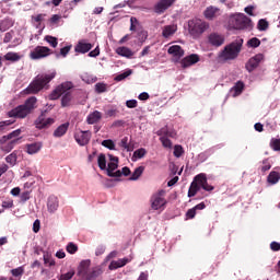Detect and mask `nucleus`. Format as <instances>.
I'll return each instance as SVG.
<instances>
[{
    "mask_svg": "<svg viewBox=\"0 0 280 280\" xmlns=\"http://www.w3.org/2000/svg\"><path fill=\"white\" fill-rule=\"evenodd\" d=\"M56 78V72L37 74L30 85L25 89L27 95H36L43 89H49V82Z\"/></svg>",
    "mask_w": 280,
    "mask_h": 280,
    "instance_id": "1",
    "label": "nucleus"
},
{
    "mask_svg": "<svg viewBox=\"0 0 280 280\" xmlns=\"http://www.w3.org/2000/svg\"><path fill=\"white\" fill-rule=\"evenodd\" d=\"M244 39L240 37L226 45L223 50L219 52V62H229L230 60H236L242 51Z\"/></svg>",
    "mask_w": 280,
    "mask_h": 280,
    "instance_id": "2",
    "label": "nucleus"
},
{
    "mask_svg": "<svg viewBox=\"0 0 280 280\" xmlns=\"http://www.w3.org/2000/svg\"><path fill=\"white\" fill-rule=\"evenodd\" d=\"M73 89V83L71 81H66L59 84L48 96V100H59L61 97L62 108H67L71 104V92ZM63 95V96H62Z\"/></svg>",
    "mask_w": 280,
    "mask_h": 280,
    "instance_id": "3",
    "label": "nucleus"
},
{
    "mask_svg": "<svg viewBox=\"0 0 280 280\" xmlns=\"http://www.w3.org/2000/svg\"><path fill=\"white\" fill-rule=\"evenodd\" d=\"M38 100L36 96L28 97L23 105H19L18 107L13 108L9 112V117H15L18 119H25L27 115L36 108V103Z\"/></svg>",
    "mask_w": 280,
    "mask_h": 280,
    "instance_id": "4",
    "label": "nucleus"
},
{
    "mask_svg": "<svg viewBox=\"0 0 280 280\" xmlns=\"http://www.w3.org/2000/svg\"><path fill=\"white\" fill-rule=\"evenodd\" d=\"M209 27V22L205 20L192 19L188 21V34L192 38H200Z\"/></svg>",
    "mask_w": 280,
    "mask_h": 280,
    "instance_id": "5",
    "label": "nucleus"
},
{
    "mask_svg": "<svg viewBox=\"0 0 280 280\" xmlns=\"http://www.w3.org/2000/svg\"><path fill=\"white\" fill-rule=\"evenodd\" d=\"M229 25L232 30H250L253 27V20L244 13H237L230 18Z\"/></svg>",
    "mask_w": 280,
    "mask_h": 280,
    "instance_id": "6",
    "label": "nucleus"
},
{
    "mask_svg": "<svg viewBox=\"0 0 280 280\" xmlns=\"http://www.w3.org/2000/svg\"><path fill=\"white\" fill-rule=\"evenodd\" d=\"M151 208L154 211H159V209H163L165 205H167V200L165 199V190H159L156 194L152 195L151 199Z\"/></svg>",
    "mask_w": 280,
    "mask_h": 280,
    "instance_id": "7",
    "label": "nucleus"
},
{
    "mask_svg": "<svg viewBox=\"0 0 280 280\" xmlns=\"http://www.w3.org/2000/svg\"><path fill=\"white\" fill-rule=\"evenodd\" d=\"M52 51L47 46H36L31 52L30 58L31 60H43V58H47L51 56Z\"/></svg>",
    "mask_w": 280,
    "mask_h": 280,
    "instance_id": "8",
    "label": "nucleus"
},
{
    "mask_svg": "<svg viewBox=\"0 0 280 280\" xmlns=\"http://www.w3.org/2000/svg\"><path fill=\"white\" fill-rule=\"evenodd\" d=\"M175 1L176 0H160L153 7V10H154L155 14L165 13L167 10H170V8H172V5H174Z\"/></svg>",
    "mask_w": 280,
    "mask_h": 280,
    "instance_id": "9",
    "label": "nucleus"
},
{
    "mask_svg": "<svg viewBox=\"0 0 280 280\" xmlns=\"http://www.w3.org/2000/svg\"><path fill=\"white\" fill-rule=\"evenodd\" d=\"M261 60H264V55L262 54H258L254 57H252L248 62L245 66V69H247V71L250 73L253 71H255V69H257L259 67V62H261Z\"/></svg>",
    "mask_w": 280,
    "mask_h": 280,
    "instance_id": "10",
    "label": "nucleus"
},
{
    "mask_svg": "<svg viewBox=\"0 0 280 280\" xmlns=\"http://www.w3.org/2000/svg\"><path fill=\"white\" fill-rule=\"evenodd\" d=\"M74 139L79 145H88L91 141V131H79L74 133Z\"/></svg>",
    "mask_w": 280,
    "mask_h": 280,
    "instance_id": "11",
    "label": "nucleus"
},
{
    "mask_svg": "<svg viewBox=\"0 0 280 280\" xmlns=\"http://www.w3.org/2000/svg\"><path fill=\"white\" fill-rule=\"evenodd\" d=\"M197 62H200V56L191 54L182 59L180 65L183 69H187L189 67H192V65H197Z\"/></svg>",
    "mask_w": 280,
    "mask_h": 280,
    "instance_id": "12",
    "label": "nucleus"
},
{
    "mask_svg": "<svg viewBox=\"0 0 280 280\" xmlns=\"http://www.w3.org/2000/svg\"><path fill=\"white\" fill-rule=\"evenodd\" d=\"M54 124V118H45V114H42L36 120L35 126L38 130L49 128Z\"/></svg>",
    "mask_w": 280,
    "mask_h": 280,
    "instance_id": "13",
    "label": "nucleus"
},
{
    "mask_svg": "<svg viewBox=\"0 0 280 280\" xmlns=\"http://www.w3.org/2000/svg\"><path fill=\"white\" fill-rule=\"evenodd\" d=\"M208 43L212 45V47H222V44L224 43V35L219 33H211L208 36Z\"/></svg>",
    "mask_w": 280,
    "mask_h": 280,
    "instance_id": "14",
    "label": "nucleus"
},
{
    "mask_svg": "<svg viewBox=\"0 0 280 280\" xmlns=\"http://www.w3.org/2000/svg\"><path fill=\"white\" fill-rule=\"evenodd\" d=\"M58 207H60V201L58 197L55 195H50L47 200V209L49 213H56L58 211Z\"/></svg>",
    "mask_w": 280,
    "mask_h": 280,
    "instance_id": "15",
    "label": "nucleus"
},
{
    "mask_svg": "<svg viewBox=\"0 0 280 280\" xmlns=\"http://www.w3.org/2000/svg\"><path fill=\"white\" fill-rule=\"evenodd\" d=\"M102 117H104V115L102 114V112L100 110H94L92 113H90L86 117V124H89L90 126H93L95 124H100L102 121Z\"/></svg>",
    "mask_w": 280,
    "mask_h": 280,
    "instance_id": "16",
    "label": "nucleus"
},
{
    "mask_svg": "<svg viewBox=\"0 0 280 280\" xmlns=\"http://www.w3.org/2000/svg\"><path fill=\"white\" fill-rule=\"evenodd\" d=\"M178 32V25L176 24H171V25H165L162 28V36L163 38H172Z\"/></svg>",
    "mask_w": 280,
    "mask_h": 280,
    "instance_id": "17",
    "label": "nucleus"
},
{
    "mask_svg": "<svg viewBox=\"0 0 280 280\" xmlns=\"http://www.w3.org/2000/svg\"><path fill=\"white\" fill-rule=\"evenodd\" d=\"M220 14V9L213 5L208 7L205 11H203V16L205 19H207L208 21H213V19H215V16H218Z\"/></svg>",
    "mask_w": 280,
    "mask_h": 280,
    "instance_id": "18",
    "label": "nucleus"
},
{
    "mask_svg": "<svg viewBox=\"0 0 280 280\" xmlns=\"http://www.w3.org/2000/svg\"><path fill=\"white\" fill-rule=\"evenodd\" d=\"M108 156H109V163L107 164V168H105L107 172V176L108 174L115 172V170L119 167V158L113 154H108Z\"/></svg>",
    "mask_w": 280,
    "mask_h": 280,
    "instance_id": "19",
    "label": "nucleus"
},
{
    "mask_svg": "<svg viewBox=\"0 0 280 280\" xmlns=\"http://www.w3.org/2000/svg\"><path fill=\"white\" fill-rule=\"evenodd\" d=\"M89 268H91V260H82L78 267V276L84 279L89 273Z\"/></svg>",
    "mask_w": 280,
    "mask_h": 280,
    "instance_id": "20",
    "label": "nucleus"
},
{
    "mask_svg": "<svg viewBox=\"0 0 280 280\" xmlns=\"http://www.w3.org/2000/svg\"><path fill=\"white\" fill-rule=\"evenodd\" d=\"M167 51L171 56L177 58V60H180L185 56V50L178 45L171 46Z\"/></svg>",
    "mask_w": 280,
    "mask_h": 280,
    "instance_id": "21",
    "label": "nucleus"
},
{
    "mask_svg": "<svg viewBox=\"0 0 280 280\" xmlns=\"http://www.w3.org/2000/svg\"><path fill=\"white\" fill-rule=\"evenodd\" d=\"M244 89H246V84H244V81H237L231 89L233 97H240V95L244 93Z\"/></svg>",
    "mask_w": 280,
    "mask_h": 280,
    "instance_id": "22",
    "label": "nucleus"
},
{
    "mask_svg": "<svg viewBox=\"0 0 280 280\" xmlns=\"http://www.w3.org/2000/svg\"><path fill=\"white\" fill-rule=\"evenodd\" d=\"M91 49H93V45L91 43H84V42H79V44L74 48V50L78 54H89Z\"/></svg>",
    "mask_w": 280,
    "mask_h": 280,
    "instance_id": "23",
    "label": "nucleus"
},
{
    "mask_svg": "<svg viewBox=\"0 0 280 280\" xmlns=\"http://www.w3.org/2000/svg\"><path fill=\"white\" fill-rule=\"evenodd\" d=\"M127 264H130V259L128 258H120L118 260H113L108 268L109 270H117V268H124Z\"/></svg>",
    "mask_w": 280,
    "mask_h": 280,
    "instance_id": "24",
    "label": "nucleus"
},
{
    "mask_svg": "<svg viewBox=\"0 0 280 280\" xmlns=\"http://www.w3.org/2000/svg\"><path fill=\"white\" fill-rule=\"evenodd\" d=\"M42 149H43V143L40 142L26 144L27 154H38V152H40Z\"/></svg>",
    "mask_w": 280,
    "mask_h": 280,
    "instance_id": "25",
    "label": "nucleus"
},
{
    "mask_svg": "<svg viewBox=\"0 0 280 280\" xmlns=\"http://www.w3.org/2000/svg\"><path fill=\"white\" fill-rule=\"evenodd\" d=\"M280 180V168L278 171H271L267 176L269 185H277Z\"/></svg>",
    "mask_w": 280,
    "mask_h": 280,
    "instance_id": "26",
    "label": "nucleus"
},
{
    "mask_svg": "<svg viewBox=\"0 0 280 280\" xmlns=\"http://www.w3.org/2000/svg\"><path fill=\"white\" fill-rule=\"evenodd\" d=\"M69 130V122H65L60 125L55 131L54 137L60 138L65 137L67 135V131Z\"/></svg>",
    "mask_w": 280,
    "mask_h": 280,
    "instance_id": "27",
    "label": "nucleus"
},
{
    "mask_svg": "<svg viewBox=\"0 0 280 280\" xmlns=\"http://www.w3.org/2000/svg\"><path fill=\"white\" fill-rule=\"evenodd\" d=\"M158 137H166L167 139H174L176 138V132L174 130L167 129V127H164L158 131Z\"/></svg>",
    "mask_w": 280,
    "mask_h": 280,
    "instance_id": "28",
    "label": "nucleus"
},
{
    "mask_svg": "<svg viewBox=\"0 0 280 280\" xmlns=\"http://www.w3.org/2000/svg\"><path fill=\"white\" fill-rule=\"evenodd\" d=\"M192 183H197V186L200 187V189H201L202 186L205 185V183H207V174L200 173V174L196 175L194 177Z\"/></svg>",
    "mask_w": 280,
    "mask_h": 280,
    "instance_id": "29",
    "label": "nucleus"
},
{
    "mask_svg": "<svg viewBox=\"0 0 280 280\" xmlns=\"http://www.w3.org/2000/svg\"><path fill=\"white\" fill-rule=\"evenodd\" d=\"M3 58L9 62H19V60H21V55H19V52L9 51L3 56Z\"/></svg>",
    "mask_w": 280,
    "mask_h": 280,
    "instance_id": "30",
    "label": "nucleus"
},
{
    "mask_svg": "<svg viewBox=\"0 0 280 280\" xmlns=\"http://www.w3.org/2000/svg\"><path fill=\"white\" fill-rule=\"evenodd\" d=\"M200 191V186H198V183L191 182L190 187L188 189V198H194L196 194Z\"/></svg>",
    "mask_w": 280,
    "mask_h": 280,
    "instance_id": "31",
    "label": "nucleus"
},
{
    "mask_svg": "<svg viewBox=\"0 0 280 280\" xmlns=\"http://www.w3.org/2000/svg\"><path fill=\"white\" fill-rule=\"evenodd\" d=\"M15 143H19V139H13L10 142H8L7 144H2L0 148L3 152H12V150H14Z\"/></svg>",
    "mask_w": 280,
    "mask_h": 280,
    "instance_id": "32",
    "label": "nucleus"
},
{
    "mask_svg": "<svg viewBox=\"0 0 280 280\" xmlns=\"http://www.w3.org/2000/svg\"><path fill=\"white\" fill-rule=\"evenodd\" d=\"M144 170H145V167H143V166L137 167L133 171V173H132L131 177L129 178V180H139V178H141V175L143 174Z\"/></svg>",
    "mask_w": 280,
    "mask_h": 280,
    "instance_id": "33",
    "label": "nucleus"
},
{
    "mask_svg": "<svg viewBox=\"0 0 280 280\" xmlns=\"http://www.w3.org/2000/svg\"><path fill=\"white\" fill-rule=\"evenodd\" d=\"M117 54L119 56H124L125 58H131L132 50H130V48H128V47H118L117 48Z\"/></svg>",
    "mask_w": 280,
    "mask_h": 280,
    "instance_id": "34",
    "label": "nucleus"
},
{
    "mask_svg": "<svg viewBox=\"0 0 280 280\" xmlns=\"http://www.w3.org/2000/svg\"><path fill=\"white\" fill-rule=\"evenodd\" d=\"M19 154V151H13L11 154H9L7 158H5V161L7 163H9V165H16V159H18V155Z\"/></svg>",
    "mask_w": 280,
    "mask_h": 280,
    "instance_id": "35",
    "label": "nucleus"
},
{
    "mask_svg": "<svg viewBox=\"0 0 280 280\" xmlns=\"http://www.w3.org/2000/svg\"><path fill=\"white\" fill-rule=\"evenodd\" d=\"M100 275H101L100 270L94 269L92 271H88V273L85 275V277L83 279L94 280V279H97Z\"/></svg>",
    "mask_w": 280,
    "mask_h": 280,
    "instance_id": "36",
    "label": "nucleus"
},
{
    "mask_svg": "<svg viewBox=\"0 0 280 280\" xmlns=\"http://www.w3.org/2000/svg\"><path fill=\"white\" fill-rule=\"evenodd\" d=\"M100 170H106V155L101 153L97 159Z\"/></svg>",
    "mask_w": 280,
    "mask_h": 280,
    "instance_id": "37",
    "label": "nucleus"
},
{
    "mask_svg": "<svg viewBox=\"0 0 280 280\" xmlns=\"http://www.w3.org/2000/svg\"><path fill=\"white\" fill-rule=\"evenodd\" d=\"M44 40H46V43L50 44V47H58V38L51 36V35H47L45 36Z\"/></svg>",
    "mask_w": 280,
    "mask_h": 280,
    "instance_id": "38",
    "label": "nucleus"
},
{
    "mask_svg": "<svg viewBox=\"0 0 280 280\" xmlns=\"http://www.w3.org/2000/svg\"><path fill=\"white\" fill-rule=\"evenodd\" d=\"M67 253H69L70 255H75L77 250H78V245L73 242L68 243L67 247H66Z\"/></svg>",
    "mask_w": 280,
    "mask_h": 280,
    "instance_id": "39",
    "label": "nucleus"
},
{
    "mask_svg": "<svg viewBox=\"0 0 280 280\" xmlns=\"http://www.w3.org/2000/svg\"><path fill=\"white\" fill-rule=\"evenodd\" d=\"M270 148H272V150H275V152H279L280 151V139L272 138L270 140Z\"/></svg>",
    "mask_w": 280,
    "mask_h": 280,
    "instance_id": "40",
    "label": "nucleus"
},
{
    "mask_svg": "<svg viewBox=\"0 0 280 280\" xmlns=\"http://www.w3.org/2000/svg\"><path fill=\"white\" fill-rule=\"evenodd\" d=\"M119 145L120 148H124V150H127V152H132V147L128 144V137L122 138Z\"/></svg>",
    "mask_w": 280,
    "mask_h": 280,
    "instance_id": "41",
    "label": "nucleus"
},
{
    "mask_svg": "<svg viewBox=\"0 0 280 280\" xmlns=\"http://www.w3.org/2000/svg\"><path fill=\"white\" fill-rule=\"evenodd\" d=\"M257 27L259 32H266V30L269 27V24L266 20L261 19L258 21Z\"/></svg>",
    "mask_w": 280,
    "mask_h": 280,
    "instance_id": "42",
    "label": "nucleus"
},
{
    "mask_svg": "<svg viewBox=\"0 0 280 280\" xmlns=\"http://www.w3.org/2000/svg\"><path fill=\"white\" fill-rule=\"evenodd\" d=\"M129 75H132V70H127L120 74H118L115 80L116 82H121V80H126Z\"/></svg>",
    "mask_w": 280,
    "mask_h": 280,
    "instance_id": "43",
    "label": "nucleus"
},
{
    "mask_svg": "<svg viewBox=\"0 0 280 280\" xmlns=\"http://www.w3.org/2000/svg\"><path fill=\"white\" fill-rule=\"evenodd\" d=\"M160 141L163 145V148H172V140H170V138L165 137V136H161L160 137Z\"/></svg>",
    "mask_w": 280,
    "mask_h": 280,
    "instance_id": "44",
    "label": "nucleus"
},
{
    "mask_svg": "<svg viewBox=\"0 0 280 280\" xmlns=\"http://www.w3.org/2000/svg\"><path fill=\"white\" fill-rule=\"evenodd\" d=\"M184 153L185 151L183 150V147L180 144H176L174 147V156H176L177 159H180V156H183Z\"/></svg>",
    "mask_w": 280,
    "mask_h": 280,
    "instance_id": "45",
    "label": "nucleus"
},
{
    "mask_svg": "<svg viewBox=\"0 0 280 280\" xmlns=\"http://www.w3.org/2000/svg\"><path fill=\"white\" fill-rule=\"evenodd\" d=\"M24 272H25V269L23 267H18L11 270V275L13 277H23Z\"/></svg>",
    "mask_w": 280,
    "mask_h": 280,
    "instance_id": "46",
    "label": "nucleus"
},
{
    "mask_svg": "<svg viewBox=\"0 0 280 280\" xmlns=\"http://www.w3.org/2000/svg\"><path fill=\"white\" fill-rule=\"evenodd\" d=\"M247 45H248V47L256 48V47H259V45H261V40H259V38H257V37H253L252 39H249L247 42Z\"/></svg>",
    "mask_w": 280,
    "mask_h": 280,
    "instance_id": "47",
    "label": "nucleus"
},
{
    "mask_svg": "<svg viewBox=\"0 0 280 280\" xmlns=\"http://www.w3.org/2000/svg\"><path fill=\"white\" fill-rule=\"evenodd\" d=\"M75 276V271L70 270L67 273H62L59 278V280H71Z\"/></svg>",
    "mask_w": 280,
    "mask_h": 280,
    "instance_id": "48",
    "label": "nucleus"
},
{
    "mask_svg": "<svg viewBox=\"0 0 280 280\" xmlns=\"http://www.w3.org/2000/svg\"><path fill=\"white\" fill-rule=\"evenodd\" d=\"M145 154H148V152L145 151V149L141 148V149H138L133 152V156L136 159H143V156H145Z\"/></svg>",
    "mask_w": 280,
    "mask_h": 280,
    "instance_id": "49",
    "label": "nucleus"
},
{
    "mask_svg": "<svg viewBox=\"0 0 280 280\" xmlns=\"http://www.w3.org/2000/svg\"><path fill=\"white\" fill-rule=\"evenodd\" d=\"M102 145L104 148H107L108 150H115V142L113 140H110V139L103 140Z\"/></svg>",
    "mask_w": 280,
    "mask_h": 280,
    "instance_id": "50",
    "label": "nucleus"
},
{
    "mask_svg": "<svg viewBox=\"0 0 280 280\" xmlns=\"http://www.w3.org/2000/svg\"><path fill=\"white\" fill-rule=\"evenodd\" d=\"M12 207H14V200L11 198L2 201V209H12Z\"/></svg>",
    "mask_w": 280,
    "mask_h": 280,
    "instance_id": "51",
    "label": "nucleus"
},
{
    "mask_svg": "<svg viewBox=\"0 0 280 280\" xmlns=\"http://www.w3.org/2000/svg\"><path fill=\"white\" fill-rule=\"evenodd\" d=\"M95 91H96V93H106V84L105 83H96Z\"/></svg>",
    "mask_w": 280,
    "mask_h": 280,
    "instance_id": "52",
    "label": "nucleus"
},
{
    "mask_svg": "<svg viewBox=\"0 0 280 280\" xmlns=\"http://www.w3.org/2000/svg\"><path fill=\"white\" fill-rule=\"evenodd\" d=\"M186 218L188 220H194V218H196V210H195V208L188 209V211L186 212Z\"/></svg>",
    "mask_w": 280,
    "mask_h": 280,
    "instance_id": "53",
    "label": "nucleus"
},
{
    "mask_svg": "<svg viewBox=\"0 0 280 280\" xmlns=\"http://www.w3.org/2000/svg\"><path fill=\"white\" fill-rule=\"evenodd\" d=\"M139 23V20L137 18L132 16L130 19V32H136L137 26L135 24Z\"/></svg>",
    "mask_w": 280,
    "mask_h": 280,
    "instance_id": "54",
    "label": "nucleus"
},
{
    "mask_svg": "<svg viewBox=\"0 0 280 280\" xmlns=\"http://www.w3.org/2000/svg\"><path fill=\"white\" fill-rule=\"evenodd\" d=\"M127 108H137L138 102L137 100H129L126 102Z\"/></svg>",
    "mask_w": 280,
    "mask_h": 280,
    "instance_id": "55",
    "label": "nucleus"
},
{
    "mask_svg": "<svg viewBox=\"0 0 280 280\" xmlns=\"http://www.w3.org/2000/svg\"><path fill=\"white\" fill-rule=\"evenodd\" d=\"M69 51H71V46H65L63 48L60 49V55L63 58H67V54H69Z\"/></svg>",
    "mask_w": 280,
    "mask_h": 280,
    "instance_id": "56",
    "label": "nucleus"
},
{
    "mask_svg": "<svg viewBox=\"0 0 280 280\" xmlns=\"http://www.w3.org/2000/svg\"><path fill=\"white\" fill-rule=\"evenodd\" d=\"M7 126H12V121L10 120L0 121V132H3Z\"/></svg>",
    "mask_w": 280,
    "mask_h": 280,
    "instance_id": "57",
    "label": "nucleus"
},
{
    "mask_svg": "<svg viewBox=\"0 0 280 280\" xmlns=\"http://www.w3.org/2000/svg\"><path fill=\"white\" fill-rule=\"evenodd\" d=\"M138 100H140L141 102H145L150 100V94H148V92H142L139 94Z\"/></svg>",
    "mask_w": 280,
    "mask_h": 280,
    "instance_id": "58",
    "label": "nucleus"
},
{
    "mask_svg": "<svg viewBox=\"0 0 280 280\" xmlns=\"http://www.w3.org/2000/svg\"><path fill=\"white\" fill-rule=\"evenodd\" d=\"M104 253H106V247H104V246H98L97 248H96V250H95V255H96V257H100V255H104Z\"/></svg>",
    "mask_w": 280,
    "mask_h": 280,
    "instance_id": "59",
    "label": "nucleus"
},
{
    "mask_svg": "<svg viewBox=\"0 0 280 280\" xmlns=\"http://www.w3.org/2000/svg\"><path fill=\"white\" fill-rule=\"evenodd\" d=\"M270 248H271V250H273L275 253L279 252V250H280V243H278V242H271Z\"/></svg>",
    "mask_w": 280,
    "mask_h": 280,
    "instance_id": "60",
    "label": "nucleus"
},
{
    "mask_svg": "<svg viewBox=\"0 0 280 280\" xmlns=\"http://www.w3.org/2000/svg\"><path fill=\"white\" fill-rule=\"evenodd\" d=\"M21 135V129H16L14 131H12L11 133H9V139H19L16 137H19Z\"/></svg>",
    "mask_w": 280,
    "mask_h": 280,
    "instance_id": "61",
    "label": "nucleus"
},
{
    "mask_svg": "<svg viewBox=\"0 0 280 280\" xmlns=\"http://www.w3.org/2000/svg\"><path fill=\"white\" fill-rule=\"evenodd\" d=\"M272 165H270V162L268 161H262V166H261V172H268Z\"/></svg>",
    "mask_w": 280,
    "mask_h": 280,
    "instance_id": "62",
    "label": "nucleus"
},
{
    "mask_svg": "<svg viewBox=\"0 0 280 280\" xmlns=\"http://www.w3.org/2000/svg\"><path fill=\"white\" fill-rule=\"evenodd\" d=\"M98 55H100V47L98 46L94 50L89 52L90 58H97Z\"/></svg>",
    "mask_w": 280,
    "mask_h": 280,
    "instance_id": "63",
    "label": "nucleus"
},
{
    "mask_svg": "<svg viewBox=\"0 0 280 280\" xmlns=\"http://www.w3.org/2000/svg\"><path fill=\"white\" fill-rule=\"evenodd\" d=\"M30 200V191H24L21 194V201L22 202H27Z\"/></svg>",
    "mask_w": 280,
    "mask_h": 280,
    "instance_id": "64",
    "label": "nucleus"
}]
</instances>
